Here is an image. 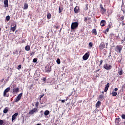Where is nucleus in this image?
Wrapping results in <instances>:
<instances>
[{"label":"nucleus","mask_w":125,"mask_h":125,"mask_svg":"<svg viewBox=\"0 0 125 125\" xmlns=\"http://www.w3.org/2000/svg\"><path fill=\"white\" fill-rule=\"evenodd\" d=\"M78 27H79V22H74L72 23L71 26V30H76Z\"/></svg>","instance_id":"1"},{"label":"nucleus","mask_w":125,"mask_h":125,"mask_svg":"<svg viewBox=\"0 0 125 125\" xmlns=\"http://www.w3.org/2000/svg\"><path fill=\"white\" fill-rule=\"evenodd\" d=\"M122 49H123V45H117L115 47V51L119 52V53H121Z\"/></svg>","instance_id":"2"},{"label":"nucleus","mask_w":125,"mask_h":125,"mask_svg":"<svg viewBox=\"0 0 125 125\" xmlns=\"http://www.w3.org/2000/svg\"><path fill=\"white\" fill-rule=\"evenodd\" d=\"M9 91H10V87H8L3 92V96L4 97H8L9 95H7V94L8 93V92H9Z\"/></svg>","instance_id":"3"},{"label":"nucleus","mask_w":125,"mask_h":125,"mask_svg":"<svg viewBox=\"0 0 125 125\" xmlns=\"http://www.w3.org/2000/svg\"><path fill=\"white\" fill-rule=\"evenodd\" d=\"M104 68L105 70H111L112 69V65L108 63H105L104 65Z\"/></svg>","instance_id":"4"},{"label":"nucleus","mask_w":125,"mask_h":125,"mask_svg":"<svg viewBox=\"0 0 125 125\" xmlns=\"http://www.w3.org/2000/svg\"><path fill=\"white\" fill-rule=\"evenodd\" d=\"M45 71L47 73L51 72V66H50L49 64L47 65L45 67Z\"/></svg>","instance_id":"5"},{"label":"nucleus","mask_w":125,"mask_h":125,"mask_svg":"<svg viewBox=\"0 0 125 125\" xmlns=\"http://www.w3.org/2000/svg\"><path fill=\"white\" fill-rule=\"evenodd\" d=\"M99 48L100 50L104 49V48H105V43L104 42H101L99 45Z\"/></svg>","instance_id":"6"},{"label":"nucleus","mask_w":125,"mask_h":125,"mask_svg":"<svg viewBox=\"0 0 125 125\" xmlns=\"http://www.w3.org/2000/svg\"><path fill=\"white\" fill-rule=\"evenodd\" d=\"M37 112H38V109L34 108L29 112V115H33L35 113H37Z\"/></svg>","instance_id":"7"},{"label":"nucleus","mask_w":125,"mask_h":125,"mask_svg":"<svg viewBox=\"0 0 125 125\" xmlns=\"http://www.w3.org/2000/svg\"><path fill=\"white\" fill-rule=\"evenodd\" d=\"M23 96V93H21L17 97V99L15 100V102H18V101H20V100L21 99V97Z\"/></svg>","instance_id":"8"},{"label":"nucleus","mask_w":125,"mask_h":125,"mask_svg":"<svg viewBox=\"0 0 125 125\" xmlns=\"http://www.w3.org/2000/svg\"><path fill=\"white\" fill-rule=\"evenodd\" d=\"M88 57H89V54H88V53H86L83 57V60H87V59H88Z\"/></svg>","instance_id":"9"},{"label":"nucleus","mask_w":125,"mask_h":125,"mask_svg":"<svg viewBox=\"0 0 125 125\" xmlns=\"http://www.w3.org/2000/svg\"><path fill=\"white\" fill-rule=\"evenodd\" d=\"M17 116H18V113H16L14 115H13L12 117V122H13V121H14V120H15V119L17 118Z\"/></svg>","instance_id":"10"},{"label":"nucleus","mask_w":125,"mask_h":125,"mask_svg":"<svg viewBox=\"0 0 125 125\" xmlns=\"http://www.w3.org/2000/svg\"><path fill=\"white\" fill-rule=\"evenodd\" d=\"M109 86H110V83H107L105 87L104 91V92H107V90H108V88H109Z\"/></svg>","instance_id":"11"},{"label":"nucleus","mask_w":125,"mask_h":125,"mask_svg":"<svg viewBox=\"0 0 125 125\" xmlns=\"http://www.w3.org/2000/svg\"><path fill=\"white\" fill-rule=\"evenodd\" d=\"M106 25V21L105 20H102L101 21V26L102 27H104Z\"/></svg>","instance_id":"12"},{"label":"nucleus","mask_w":125,"mask_h":125,"mask_svg":"<svg viewBox=\"0 0 125 125\" xmlns=\"http://www.w3.org/2000/svg\"><path fill=\"white\" fill-rule=\"evenodd\" d=\"M4 4L5 7H8V0H4Z\"/></svg>","instance_id":"13"},{"label":"nucleus","mask_w":125,"mask_h":125,"mask_svg":"<svg viewBox=\"0 0 125 125\" xmlns=\"http://www.w3.org/2000/svg\"><path fill=\"white\" fill-rule=\"evenodd\" d=\"M80 10V8L78 6H76L74 8V12L75 13H79V11Z\"/></svg>","instance_id":"14"},{"label":"nucleus","mask_w":125,"mask_h":125,"mask_svg":"<svg viewBox=\"0 0 125 125\" xmlns=\"http://www.w3.org/2000/svg\"><path fill=\"white\" fill-rule=\"evenodd\" d=\"M101 105V102L100 101L97 102V103L96 104V107L97 108H99V107H100Z\"/></svg>","instance_id":"15"},{"label":"nucleus","mask_w":125,"mask_h":125,"mask_svg":"<svg viewBox=\"0 0 125 125\" xmlns=\"http://www.w3.org/2000/svg\"><path fill=\"white\" fill-rule=\"evenodd\" d=\"M120 122H121V118H116V119H115V123H116V124L118 125V124L120 123Z\"/></svg>","instance_id":"16"},{"label":"nucleus","mask_w":125,"mask_h":125,"mask_svg":"<svg viewBox=\"0 0 125 125\" xmlns=\"http://www.w3.org/2000/svg\"><path fill=\"white\" fill-rule=\"evenodd\" d=\"M25 50H26V51H29V50L31 49V47H30V45H26L25 47Z\"/></svg>","instance_id":"17"},{"label":"nucleus","mask_w":125,"mask_h":125,"mask_svg":"<svg viewBox=\"0 0 125 125\" xmlns=\"http://www.w3.org/2000/svg\"><path fill=\"white\" fill-rule=\"evenodd\" d=\"M8 107H6L3 109L4 114H6L8 112Z\"/></svg>","instance_id":"18"},{"label":"nucleus","mask_w":125,"mask_h":125,"mask_svg":"<svg viewBox=\"0 0 125 125\" xmlns=\"http://www.w3.org/2000/svg\"><path fill=\"white\" fill-rule=\"evenodd\" d=\"M13 92L17 93L19 92V88H14L13 89Z\"/></svg>","instance_id":"19"},{"label":"nucleus","mask_w":125,"mask_h":125,"mask_svg":"<svg viewBox=\"0 0 125 125\" xmlns=\"http://www.w3.org/2000/svg\"><path fill=\"white\" fill-rule=\"evenodd\" d=\"M28 7H29V6L28 5V4L24 3L23 9H28Z\"/></svg>","instance_id":"20"},{"label":"nucleus","mask_w":125,"mask_h":125,"mask_svg":"<svg viewBox=\"0 0 125 125\" xmlns=\"http://www.w3.org/2000/svg\"><path fill=\"white\" fill-rule=\"evenodd\" d=\"M49 110H45L44 111V114L45 115V116H48V115H49Z\"/></svg>","instance_id":"21"},{"label":"nucleus","mask_w":125,"mask_h":125,"mask_svg":"<svg viewBox=\"0 0 125 125\" xmlns=\"http://www.w3.org/2000/svg\"><path fill=\"white\" fill-rule=\"evenodd\" d=\"M92 33L95 36H96V35H97V32L96 31V29H95L92 30Z\"/></svg>","instance_id":"22"},{"label":"nucleus","mask_w":125,"mask_h":125,"mask_svg":"<svg viewBox=\"0 0 125 125\" xmlns=\"http://www.w3.org/2000/svg\"><path fill=\"white\" fill-rule=\"evenodd\" d=\"M47 19H50V18H51V14L48 13L47 14Z\"/></svg>","instance_id":"23"},{"label":"nucleus","mask_w":125,"mask_h":125,"mask_svg":"<svg viewBox=\"0 0 125 125\" xmlns=\"http://www.w3.org/2000/svg\"><path fill=\"white\" fill-rule=\"evenodd\" d=\"M11 30L13 32H15V30H16V25H15L14 27H11Z\"/></svg>","instance_id":"24"},{"label":"nucleus","mask_w":125,"mask_h":125,"mask_svg":"<svg viewBox=\"0 0 125 125\" xmlns=\"http://www.w3.org/2000/svg\"><path fill=\"white\" fill-rule=\"evenodd\" d=\"M92 46H93V44L92 43V42H90L89 43V48L90 49L92 48Z\"/></svg>","instance_id":"25"},{"label":"nucleus","mask_w":125,"mask_h":125,"mask_svg":"<svg viewBox=\"0 0 125 125\" xmlns=\"http://www.w3.org/2000/svg\"><path fill=\"white\" fill-rule=\"evenodd\" d=\"M101 9L102 14H104V13H105V12L106 11V9H105L104 8H102Z\"/></svg>","instance_id":"26"},{"label":"nucleus","mask_w":125,"mask_h":125,"mask_svg":"<svg viewBox=\"0 0 125 125\" xmlns=\"http://www.w3.org/2000/svg\"><path fill=\"white\" fill-rule=\"evenodd\" d=\"M118 93H117V92H112V96H117V95Z\"/></svg>","instance_id":"27"},{"label":"nucleus","mask_w":125,"mask_h":125,"mask_svg":"<svg viewBox=\"0 0 125 125\" xmlns=\"http://www.w3.org/2000/svg\"><path fill=\"white\" fill-rule=\"evenodd\" d=\"M43 96H44V94H43L42 95H40L39 96V99L40 101L42 100V98L43 97Z\"/></svg>","instance_id":"28"},{"label":"nucleus","mask_w":125,"mask_h":125,"mask_svg":"<svg viewBox=\"0 0 125 125\" xmlns=\"http://www.w3.org/2000/svg\"><path fill=\"white\" fill-rule=\"evenodd\" d=\"M6 20H7V21H9V20H10V17L9 16H7L6 17Z\"/></svg>","instance_id":"29"},{"label":"nucleus","mask_w":125,"mask_h":125,"mask_svg":"<svg viewBox=\"0 0 125 125\" xmlns=\"http://www.w3.org/2000/svg\"><path fill=\"white\" fill-rule=\"evenodd\" d=\"M37 61H38V59H37V58H34V59L33 60V62L34 63L37 62Z\"/></svg>","instance_id":"30"},{"label":"nucleus","mask_w":125,"mask_h":125,"mask_svg":"<svg viewBox=\"0 0 125 125\" xmlns=\"http://www.w3.org/2000/svg\"><path fill=\"white\" fill-rule=\"evenodd\" d=\"M4 123L3 120H0V125H3Z\"/></svg>","instance_id":"31"},{"label":"nucleus","mask_w":125,"mask_h":125,"mask_svg":"<svg viewBox=\"0 0 125 125\" xmlns=\"http://www.w3.org/2000/svg\"><path fill=\"white\" fill-rule=\"evenodd\" d=\"M119 19H120V21H123V20H124V19H125V17L122 16Z\"/></svg>","instance_id":"32"},{"label":"nucleus","mask_w":125,"mask_h":125,"mask_svg":"<svg viewBox=\"0 0 125 125\" xmlns=\"http://www.w3.org/2000/svg\"><path fill=\"white\" fill-rule=\"evenodd\" d=\"M118 73L119 74L120 76H122V75H123V70H120L118 72Z\"/></svg>","instance_id":"33"},{"label":"nucleus","mask_w":125,"mask_h":125,"mask_svg":"<svg viewBox=\"0 0 125 125\" xmlns=\"http://www.w3.org/2000/svg\"><path fill=\"white\" fill-rule=\"evenodd\" d=\"M57 62L58 63V64H60L61 62H60V59H58L57 60Z\"/></svg>","instance_id":"34"},{"label":"nucleus","mask_w":125,"mask_h":125,"mask_svg":"<svg viewBox=\"0 0 125 125\" xmlns=\"http://www.w3.org/2000/svg\"><path fill=\"white\" fill-rule=\"evenodd\" d=\"M62 11H63V9H61L60 7H59V13L62 12Z\"/></svg>","instance_id":"35"},{"label":"nucleus","mask_w":125,"mask_h":125,"mask_svg":"<svg viewBox=\"0 0 125 125\" xmlns=\"http://www.w3.org/2000/svg\"><path fill=\"white\" fill-rule=\"evenodd\" d=\"M87 21H88L87 18H86V17L84 18V21L86 23H87Z\"/></svg>","instance_id":"36"},{"label":"nucleus","mask_w":125,"mask_h":125,"mask_svg":"<svg viewBox=\"0 0 125 125\" xmlns=\"http://www.w3.org/2000/svg\"><path fill=\"white\" fill-rule=\"evenodd\" d=\"M99 99H103V95H100L99 96Z\"/></svg>","instance_id":"37"},{"label":"nucleus","mask_w":125,"mask_h":125,"mask_svg":"<svg viewBox=\"0 0 125 125\" xmlns=\"http://www.w3.org/2000/svg\"><path fill=\"white\" fill-rule=\"evenodd\" d=\"M39 102H37L35 104L36 107H39Z\"/></svg>","instance_id":"38"},{"label":"nucleus","mask_w":125,"mask_h":125,"mask_svg":"<svg viewBox=\"0 0 125 125\" xmlns=\"http://www.w3.org/2000/svg\"><path fill=\"white\" fill-rule=\"evenodd\" d=\"M18 70H20L21 69V64H20L17 68Z\"/></svg>","instance_id":"39"},{"label":"nucleus","mask_w":125,"mask_h":125,"mask_svg":"<svg viewBox=\"0 0 125 125\" xmlns=\"http://www.w3.org/2000/svg\"><path fill=\"white\" fill-rule=\"evenodd\" d=\"M87 19L89 21V23H91V19L90 18H88Z\"/></svg>","instance_id":"40"},{"label":"nucleus","mask_w":125,"mask_h":125,"mask_svg":"<svg viewBox=\"0 0 125 125\" xmlns=\"http://www.w3.org/2000/svg\"><path fill=\"white\" fill-rule=\"evenodd\" d=\"M122 118L124 120H125V114H123V115H122Z\"/></svg>","instance_id":"41"},{"label":"nucleus","mask_w":125,"mask_h":125,"mask_svg":"<svg viewBox=\"0 0 125 125\" xmlns=\"http://www.w3.org/2000/svg\"><path fill=\"white\" fill-rule=\"evenodd\" d=\"M42 81H43V82H45L46 81V78H43Z\"/></svg>","instance_id":"42"},{"label":"nucleus","mask_w":125,"mask_h":125,"mask_svg":"<svg viewBox=\"0 0 125 125\" xmlns=\"http://www.w3.org/2000/svg\"><path fill=\"white\" fill-rule=\"evenodd\" d=\"M100 66H101V65H102V63H103V61L101 60V61H100Z\"/></svg>","instance_id":"43"},{"label":"nucleus","mask_w":125,"mask_h":125,"mask_svg":"<svg viewBox=\"0 0 125 125\" xmlns=\"http://www.w3.org/2000/svg\"><path fill=\"white\" fill-rule=\"evenodd\" d=\"M100 7L101 9V8H103V5H102V4H101L100 5Z\"/></svg>","instance_id":"44"},{"label":"nucleus","mask_w":125,"mask_h":125,"mask_svg":"<svg viewBox=\"0 0 125 125\" xmlns=\"http://www.w3.org/2000/svg\"><path fill=\"white\" fill-rule=\"evenodd\" d=\"M106 32H109V28H107L106 30H105Z\"/></svg>","instance_id":"45"},{"label":"nucleus","mask_w":125,"mask_h":125,"mask_svg":"<svg viewBox=\"0 0 125 125\" xmlns=\"http://www.w3.org/2000/svg\"><path fill=\"white\" fill-rule=\"evenodd\" d=\"M62 103H64L65 102V100H62Z\"/></svg>","instance_id":"46"},{"label":"nucleus","mask_w":125,"mask_h":125,"mask_svg":"<svg viewBox=\"0 0 125 125\" xmlns=\"http://www.w3.org/2000/svg\"><path fill=\"white\" fill-rule=\"evenodd\" d=\"M115 91H118V88H115L114 89Z\"/></svg>","instance_id":"47"},{"label":"nucleus","mask_w":125,"mask_h":125,"mask_svg":"<svg viewBox=\"0 0 125 125\" xmlns=\"http://www.w3.org/2000/svg\"><path fill=\"white\" fill-rule=\"evenodd\" d=\"M55 27H56V29H58V28H59V26H55Z\"/></svg>","instance_id":"48"},{"label":"nucleus","mask_w":125,"mask_h":125,"mask_svg":"<svg viewBox=\"0 0 125 125\" xmlns=\"http://www.w3.org/2000/svg\"><path fill=\"white\" fill-rule=\"evenodd\" d=\"M33 54H35V52H33L31 54H30V55H33Z\"/></svg>","instance_id":"49"},{"label":"nucleus","mask_w":125,"mask_h":125,"mask_svg":"<svg viewBox=\"0 0 125 125\" xmlns=\"http://www.w3.org/2000/svg\"><path fill=\"white\" fill-rule=\"evenodd\" d=\"M87 9H88V8H87V6H86V10H87Z\"/></svg>","instance_id":"50"},{"label":"nucleus","mask_w":125,"mask_h":125,"mask_svg":"<svg viewBox=\"0 0 125 125\" xmlns=\"http://www.w3.org/2000/svg\"><path fill=\"white\" fill-rule=\"evenodd\" d=\"M3 81H4V78H3L1 82H2Z\"/></svg>","instance_id":"51"},{"label":"nucleus","mask_w":125,"mask_h":125,"mask_svg":"<svg viewBox=\"0 0 125 125\" xmlns=\"http://www.w3.org/2000/svg\"><path fill=\"white\" fill-rule=\"evenodd\" d=\"M96 72H99V69L97 70H96Z\"/></svg>","instance_id":"52"},{"label":"nucleus","mask_w":125,"mask_h":125,"mask_svg":"<svg viewBox=\"0 0 125 125\" xmlns=\"http://www.w3.org/2000/svg\"><path fill=\"white\" fill-rule=\"evenodd\" d=\"M37 125H41L40 124H37Z\"/></svg>","instance_id":"53"},{"label":"nucleus","mask_w":125,"mask_h":125,"mask_svg":"<svg viewBox=\"0 0 125 125\" xmlns=\"http://www.w3.org/2000/svg\"><path fill=\"white\" fill-rule=\"evenodd\" d=\"M1 30V29L0 28V31Z\"/></svg>","instance_id":"54"},{"label":"nucleus","mask_w":125,"mask_h":125,"mask_svg":"<svg viewBox=\"0 0 125 125\" xmlns=\"http://www.w3.org/2000/svg\"><path fill=\"white\" fill-rule=\"evenodd\" d=\"M108 44L106 43V45H107Z\"/></svg>","instance_id":"55"}]
</instances>
